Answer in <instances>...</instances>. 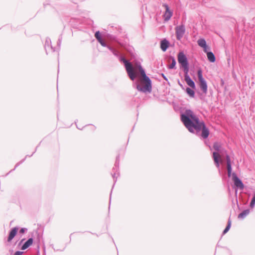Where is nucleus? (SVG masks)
Returning a JSON list of instances; mask_svg holds the SVG:
<instances>
[{"instance_id": "1", "label": "nucleus", "mask_w": 255, "mask_h": 255, "mask_svg": "<svg viewBox=\"0 0 255 255\" xmlns=\"http://www.w3.org/2000/svg\"><path fill=\"white\" fill-rule=\"evenodd\" d=\"M181 121L188 130L192 133H198L201 130V136L207 138L209 134V130L203 122H200L190 110H186L181 113Z\"/></svg>"}, {"instance_id": "2", "label": "nucleus", "mask_w": 255, "mask_h": 255, "mask_svg": "<svg viewBox=\"0 0 255 255\" xmlns=\"http://www.w3.org/2000/svg\"><path fill=\"white\" fill-rule=\"evenodd\" d=\"M136 65L144 82L141 85L137 84L136 89L138 91L144 93L147 92L150 93L152 88L151 80L146 75L145 72L140 64H137Z\"/></svg>"}, {"instance_id": "3", "label": "nucleus", "mask_w": 255, "mask_h": 255, "mask_svg": "<svg viewBox=\"0 0 255 255\" xmlns=\"http://www.w3.org/2000/svg\"><path fill=\"white\" fill-rule=\"evenodd\" d=\"M119 59L124 63L126 71L130 79L131 80H134L136 77V74L132 64L124 57L121 55L119 56Z\"/></svg>"}, {"instance_id": "4", "label": "nucleus", "mask_w": 255, "mask_h": 255, "mask_svg": "<svg viewBox=\"0 0 255 255\" xmlns=\"http://www.w3.org/2000/svg\"><path fill=\"white\" fill-rule=\"evenodd\" d=\"M178 61L183 69L184 73L189 72V66L187 58L183 52H179Z\"/></svg>"}, {"instance_id": "5", "label": "nucleus", "mask_w": 255, "mask_h": 255, "mask_svg": "<svg viewBox=\"0 0 255 255\" xmlns=\"http://www.w3.org/2000/svg\"><path fill=\"white\" fill-rule=\"evenodd\" d=\"M197 75L200 83V87L204 93H206L207 90V85L206 81L203 77L202 71L201 69L197 71Z\"/></svg>"}, {"instance_id": "6", "label": "nucleus", "mask_w": 255, "mask_h": 255, "mask_svg": "<svg viewBox=\"0 0 255 255\" xmlns=\"http://www.w3.org/2000/svg\"><path fill=\"white\" fill-rule=\"evenodd\" d=\"M185 32V27L183 24L177 26L175 27V34L177 40H180Z\"/></svg>"}, {"instance_id": "7", "label": "nucleus", "mask_w": 255, "mask_h": 255, "mask_svg": "<svg viewBox=\"0 0 255 255\" xmlns=\"http://www.w3.org/2000/svg\"><path fill=\"white\" fill-rule=\"evenodd\" d=\"M232 179L235 186L237 188L240 190H243L244 188V184L235 173H232Z\"/></svg>"}, {"instance_id": "8", "label": "nucleus", "mask_w": 255, "mask_h": 255, "mask_svg": "<svg viewBox=\"0 0 255 255\" xmlns=\"http://www.w3.org/2000/svg\"><path fill=\"white\" fill-rule=\"evenodd\" d=\"M163 6L165 8V12L164 14V20L168 21L172 16V11L169 9V7L167 4H163Z\"/></svg>"}, {"instance_id": "9", "label": "nucleus", "mask_w": 255, "mask_h": 255, "mask_svg": "<svg viewBox=\"0 0 255 255\" xmlns=\"http://www.w3.org/2000/svg\"><path fill=\"white\" fill-rule=\"evenodd\" d=\"M51 39L49 38H46L45 41L44 47L47 54L48 53V52H54L55 51V49L51 46Z\"/></svg>"}, {"instance_id": "10", "label": "nucleus", "mask_w": 255, "mask_h": 255, "mask_svg": "<svg viewBox=\"0 0 255 255\" xmlns=\"http://www.w3.org/2000/svg\"><path fill=\"white\" fill-rule=\"evenodd\" d=\"M184 79L186 83L190 87L192 88H194L195 87V85L194 81L191 79L190 76L188 75V72L184 73Z\"/></svg>"}, {"instance_id": "11", "label": "nucleus", "mask_w": 255, "mask_h": 255, "mask_svg": "<svg viewBox=\"0 0 255 255\" xmlns=\"http://www.w3.org/2000/svg\"><path fill=\"white\" fill-rule=\"evenodd\" d=\"M226 161H227V167L228 171V177H231L232 174V165L231 163V159L229 155H226Z\"/></svg>"}, {"instance_id": "12", "label": "nucleus", "mask_w": 255, "mask_h": 255, "mask_svg": "<svg viewBox=\"0 0 255 255\" xmlns=\"http://www.w3.org/2000/svg\"><path fill=\"white\" fill-rule=\"evenodd\" d=\"M18 230V228L17 227H14L11 229L10 232H9V236L7 239V241L8 242H10L13 238L16 235L17 231Z\"/></svg>"}, {"instance_id": "13", "label": "nucleus", "mask_w": 255, "mask_h": 255, "mask_svg": "<svg viewBox=\"0 0 255 255\" xmlns=\"http://www.w3.org/2000/svg\"><path fill=\"white\" fill-rule=\"evenodd\" d=\"M169 45V42L166 39H164L160 42V48L163 51H165Z\"/></svg>"}, {"instance_id": "14", "label": "nucleus", "mask_w": 255, "mask_h": 255, "mask_svg": "<svg viewBox=\"0 0 255 255\" xmlns=\"http://www.w3.org/2000/svg\"><path fill=\"white\" fill-rule=\"evenodd\" d=\"M213 157L214 159V162L216 164V166L219 168V159L220 158V155L219 153L217 152H214L213 153Z\"/></svg>"}, {"instance_id": "15", "label": "nucleus", "mask_w": 255, "mask_h": 255, "mask_svg": "<svg viewBox=\"0 0 255 255\" xmlns=\"http://www.w3.org/2000/svg\"><path fill=\"white\" fill-rule=\"evenodd\" d=\"M32 243H33V239L32 238L28 239V240L22 245V246L21 248V249L22 250H26L30 245H32Z\"/></svg>"}, {"instance_id": "16", "label": "nucleus", "mask_w": 255, "mask_h": 255, "mask_svg": "<svg viewBox=\"0 0 255 255\" xmlns=\"http://www.w3.org/2000/svg\"><path fill=\"white\" fill-rule=\"evenodd\" d=\"M250 212V209H246L239 214L238 218L239 219H244Z\"/></svg>"}, {"instance_id": "17", "label": "nucleus", "mask_w": 255, "mask_h": 255, "mask_svg": "<svg viewBox=\"0 0 255 255\" xmlns=\"http://www.w3.org/2000/svg\"><path fill=\"white\" fill-rule=\"evenodd\" d=\"M207 56L208 59L210 62H214L215 61L216 58H215V56L213 52H207Z\"/></svg>"}, {"instance_id": "18", "label": "nucleus", "mask_w": 255, "mask_h": 255, "mask_svg": "<svg viewBox=\"0 0 255 255\" xmlns=\"http://www.w3.org/2000/svg\"><path fill=\"white\" fill-rule=\"evenodd\" d=\"M197 43L199 46L202 48H205L207 47L206 42L205 40L203 38H201L198 40Z\"/></svg>"}, {"instance_id": "19", "label": "nucleus", "mask_w": 255, "mask_h": 255, "mask_svg": "<svg viewBox=\"0 0 255 255\" xmlns=\"http://www.w3.org/2000/svg\"><path fill=\"white\" fill-rule=\"evenodd\" d=\"M108 49L113 53V54L117 57L120 56V52L111 46H108Z\"/></svg>"}, {"instance_id": "20", "label": "nucleus", "mask_w": 255, "mask_h": 255, "mask_svg": "<svg viewBox=\"0 0 255 255\" xmlns=\"http://www.w3.org/2000/svg\"><path fill=\"white\" fill-rule=\"evenodd\" d=\"M213 148L217 152L221 153V146L220 143L215 142L213 145Z\"/></svg>"}, {"instance_id": "21", "label": "nucleus", "mask_w": 255, "mask_h": 255, "mask_svg": "<svg viewBox=\"0 0 255 255\" xmlns=\"http://www.w3.org/2000/svg\"><path fill=\"white\" fill-rule=\"evenodd\" d=\"M231 221L230 219L229 218L228 220V221L227 225L226 228L223 231V234H225L226 233H227L228 232V231L230 230V229L231 228Z\"/></svg>"}, {"instance_id": "22", "label": "nucleus", "mask_w": 255, "mask_h": 255, "mask_svg": "<svg viewBox=\"0 0 255 255\" xmlns=\"http://www.w3.org/2000/svg\"><path fill=\"white\" fill-rule=\"evenodd\" d=\"M170 58L172 60V62L171 64L168 66V68L169 69H172L175 68L176 62L175 58L173 57H171Z\"/></svg>"}, {"instance_id": "23", "label": "nucleus", "mask_w": 255, "mask_h": 255, "mask_svg": "<svg viewBox=\"0 0 255 255\" xmlns=\"http://www.w3.org/2000/svg\"><path fill=\"white\" fill-rule=\"evenodd\" d=\"M255 204V193L253 195L251 202L250 203V207L253 208Z\"/></svg>"}, {"instance_id": "24", "label": "nucleus", "mask_w": 255, "mask_h": 255, "mask_svg": "<svg viewBox=\"0 0 255 255\" xmlns=\"http://www.w3.org/2000/svg\"><path fill=\"white\" fill-rule=\"evenodd\" d=\"M187 93L189 95V96H194V92L189 88H187L186 89Z\"/></svg>"}, {"instance_id": "25", "label": "nucleus", "mask_w": 255, "mask_h": 255, "mask_svg": "<svg viewBox=\"0 0 255 255\" xmlns=\"http://www.w3.org/2000/svg\"><path fill=\"white\" fill-rule=\"evenodd\" d=\"M95 36L97 39H99V38L102 37L101 35V33L99 31L96 32V33L95 34Z\"/></svg>"}, {"instance_id": "26", "label": "nucleus", "mask_w": 255, "mask_h": 255, "mask_svg": "<svg viewBox=\"0 0 255 255\" xmlns=\"http://www.w3.org/2000/svg\"><path fill=\"white\" fill-rule=\"evenodd\" d=\"M100 44H101V45L102 46L107 47L108 48V46H110L109 45H108L104 41H102Z\"/></svg>"}, {"instance_id": "27", "label": "nucleus", "mask_w": 255, "mask_h": 255, "mask_svg": "<svg viewBox=\"0 0 255 255\" xmlns=\"http://www.w3.org/2000/svg\"><path fill=\"white\" fill-rule=\"evenodd\" d=\"M61 40H62V37H60L59 38L58 40L57 41V45H58L59 48V47L60 46V44L61 43Z\"/></svg>"}, {"instance_id": "28", "label": "nucleus", "mask_w": 255, "mask_h": 255, "mask_svg": "<svg viewBox=\"0 0 255 255\" xmlns=\"http://www.w3.org/2000/svg\"><path fill=\"white\" fill-rule=\"evenodd\" d=\"M27 231V229L26 228H21L20 231H19V232L21 234H23L24 233H25V232Z\"/></svg>"}, {"instance_id": "29", "label": "nucleus", "mask_w": 255, "mask_h": 255, "mask_svg": "<svg viewBox=\"0 0 255 255\" xmlns=\"http://www.w3.org/2000/svg\"><path fill=\"white\" fill-rule=\"evenodd\" d=\"M23 254V252H20V251H17L16 252L14 255H22V254Z\"/></svg>"}, {"instance_id": "30", "label": "nucleus", "mask_w": 255, "mask_h": 255, "mask_svg": "<svg viewBox=\"0 0 255 255\" xmlns=\"http://www.w3.org/2000/svg\"><path fill=\"white\" fill-rule=\"evenodd\" d=\"M203 49H204V51L207 53V52H209L207 50L209 49V47H208V46H207V47H205V48H203Z\"/></svg>"}, {"instance_id": "31", "label": "nucleus", "mask_w": 255, "mask_h": 255, "mask_svg": "<svg viewBox=\"0 0 255 255\" xmlns=\"http://www.w3.org/2000/svg\"><path fill=\"white\" fill-rule=\"evenodd\" d=\"M97 40L98 41V42L101 43V42L102 41H103L104 40H103L102 38L101 37L100 38H99V39H97Z\"/></svg>"}, {"instance_id": "32", "label": "nucleus", "mask_w": 255, "mask_h": 255, "mask_svg": "<svg viewBox=\"0 0 255 255\" xmlns=\"http://www.w3.org/2000/svg\"><path fill=\"white\" fill-rule=\"evenodd\" d=\"M162 76L163 77V78H164V79H165V80H167V78L166 77V76L163 74H162Z\"/></svg>"}, {"instance_id": "33", "label": "nucleus", "mask_w": 255, "mask_h": 255, "mask_svg": "<svg viewBox=\"0 0 255 255\" xmlns=\"http://www.w3.org/2000/svg\"><path fill=\"white\" fill-rule=\"evenodd\" d=\"M112 176H113V178L114 179L116 177V173H115L113 174H112Z\"/></svg>"}, {"instance_id": "34", "label": "nucleus", "mask_w": 255, "mask_h": 255, "mask_svg": "<svg viewBox=\"0 0 255 255\" xmlns=\"http://www.w3.org/2000/svg\"><path fill=\"white\" fill-rule=\"evenodd\" d=\"M173 105H174V109H175V110H177V109L176 108V107H175V106L174 105V102H173Z\"/></svg>"}, {"instance_id": "35", "label": "nucleus", "mask_w": 255, "mask_h": 255, "mask_svg": "<svg viewBox=\"0 0 255 255\" xmlns=\"http://www.w3.org/2000/svg\"><path fill=\"white\" fill-rule=\"evenodd\" d=\"M18 164H17L15 165V168L16 167H17V166H18Z\"/></svg>"}, {"instance_id": "36", "label": "nucleus", "mask_w": 255, "mask_h": 255, "mask_svg": "<svg viewBox=\"0 0 255 255\" xmlns=\"http://www.w3.org/2000/svg\"><path fill=\"white\" fill-rule=\"evenodd\" d=\"M92 127H93V128H95V127L93 126H92Z\"/></svg>"}]
</instances>
